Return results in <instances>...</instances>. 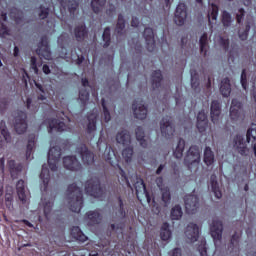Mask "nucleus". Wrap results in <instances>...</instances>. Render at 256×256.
I'll list each match as a JSON object with an SVG mask.
<instances>
[{
	"label": "nucleus",
	"mask_w": 256,
	"mask_h": 256,
	"mask_svg": "<svg viewBox=\"0 0 256 256\" xmlns=\"http://www.w3.org/2000/svg\"><path fill=\"white\" fill-rule=\"evenodd\" d=\"M102 39L104 41V47H109V43H111V29L105 28Z\"/></svg>",
	"instance_id": "50"
},
{
	"label": "nucleus",
	"mask_w": 256,
	"mask_h": 256,
	"mask_svg": "<svg viewBox=\"0 0 256 256\" xmlns=\"http://www.w3.org/2000/svg\"><path fill=\"white\" fill-rule=\"evenodd\" d=\"M200 51L201 53H203V55H207V45H208V39H207V34H203L201 37H200Z\"/></svg>",
	"instance_id": "47"
},
{
	"label": "nucleus",
	"mask_w": 256,
	"mask_h": 256,
	"mask_svg": "<svg viewBox=\"0 0 256 256\" xmlns=\"http://www.w3.org/2000/svg\"><path fill=\"white\" fill-rule=\"evenodd\" d=\"M60 5L63 9H68L70 13H75L79 4L75 0H60Z\"/></svg>",
	"instance_id": "31"
},
{
	"label": "nucleus",
	"mask_w": 256,
	"mask_h": 256,
	"mask_svg": "<svg viewBox=\"0 0 256 256\" xmlns=\"http://www.w3.org/2000/svg\"><path fill=\"white\" fill-rule=\"evenodd\" d=\"M67 197L70 211L79 213L81 207H83V193L81 192V188L77 184H71L68 186Z\"/></svg>",
	"instance_id": "1"
},
{
	"label": "nucleus",
	"mask_w": 256,
	"mask_h": 256,
	"mask_svg": "<svg viewBox=\"0 0 256 256\" xmlns=\"http://www.w3.org/2000/svg\"><path fill=\"white\" fill-rule=\"evenodd\" d=\"M42 125H46L48 127V133H54V131L61 133L63 131H69V127L65 125L64 122L57 119H46Z\"/></svg>",
	"instance_id": "6"
},
{
	"label": "nucleus",
	"mask_w": 256,
	"mask_h": 256,
	"mask_svg": "<svg viewBox=\"0 0 256 256\" xmlns=\"http://www.w3.org/2000/svg\"><path fill=\"white\" fill-rule=\"evenodd\" d=\"M210 235L213 238L215 247H221L223 239V223L218 219H214L210 225Z\"/></svg>",
	"instance_id": "4"
},
{
	"label": "nucleus",
	"mask_w": 256,
	"mask_h": 256,
	"mask_svg": "<svg viewBox=\"0 0 256 256\" xmlns=\"http://www.w3.org/2000/svg\"><path fill=\"white\" fill-rule=\"evenodd\" d=\"M162 79H163V76L161 75V71L157 70L153 72L152 74L153 89H158V87H161Z\"/></svg>",
	"instance_id": "42"
},
{
	"label": "nucleus",
	"mask_w": 256,
	"mask_h": 256,
	"mask_svg": "<svg viewBox=\"0 0 256 256\" xmlns=\"http://www.w3.org/2000/svg\"><path fill=\"white\" fill-rule=\"evenodd\" d=\"M5 203H6V207H8L9 209H13V195L12 194L5 195Z\"/></svg>",
	"instance_id": "58"
},
{
	"label": "nucleus",
	"mask_w": 256,
	"mask_h": 256,
	"mask_svg": "<svg viewBox=\"0 0 256 256\" xmlns=\"http://www.w3.org/2000/svg\"><path fill=\"white\" fill-rule=\"evenodd\" d=\"M160 131L163 137H166V139L173 137L175 133V126H173V122H171V117L167 116L161 120Z\"/></svg>",
	"instance_id": "9"
},
{
	"label": "nucleus",
	"mask_w": 256,
	"mask_h": 256,
	"mask_svg": "<svg viewBox=\"0 0 256 256\" xmlns=\"http://www.w3.org/2000/svg\"><path fill=\"white\" fill-rule=\"evenodd\" d=\"M221 21L224 27H231V23H233V17H231V14L224 10L221 15Z\"/></svg>",
	"instance_id": "46"
},
{
	"label": "nucleus",
	"mask_w": 256,
	"mask_h": 256,
	"mask_svg": "<svg viewBox=\"0 0 256 256\" xmlns=\"http://www.w3.org/2000/svg\"><path fill=\"white\" fill-rule=\"evenodd\" d=\"M210 185H211L212 192L215 195V198L221 199L222 194H221V190L219 189V182H217V176H215V175L211 176Z\"/></svg>",
	"instance_id": "32"
},
{
	"label": "nucleus",
	"mask_w": 256,
	"mask_h": 256,
	"mask_svg": "<svg viewBox=\"0 0 256 256\" xmlns=\"http://www.w3.org/2000/svg\"><path fill=\"white\" fill-rule=\"evenodd\" d=\"M40 179L42 180L44 191H47V186L49 185V179H51V175L49 174V169L45 165L42 166Z\"/></svg>",
	"instance_id": "36"
},
{
	"label": "nucleus",
	"mask_w": 256,
	"mask_h": 256,
	"mask_svg": "<svg viewBox=\"0 0 256 256\" xmlns=\"http://www.w3.org/2000/svg\"><path fill=\"white\" fill-rule=\"evenodd\" d=\"M74 34L77 41H83V39H85L87 36V28L85 27V24L77 26L74 30Z\"/></svg>",
	"instance_id": "37"
},
{
	"label": "nucleus",
	"mask_w": 256,
	"mask_h": 256,
	"mask_svg": "<svg viewBox=\"0 0 256 256\" xmlns=\"http://www.w3.org/2000/svg\"><path fill=\"white\" fill-rule=\"evenodd\" d=\"M102 107H103L104 121L106 123H109V121H111V114L109 113V110H107V106L105 105V99H102Z\"/></svg>",
	"instance_id": "55"
},
{
	"label": "nucleus",
	"mask_w": 256,
	"mask_h": 256,
	"mask_svg": "<svg viewBox=\"0 0 256 256\" xmlns=\"http://www.w3.org/2000/svg\"><path fill=\"white\" fill-rule=\"evenodd\" d=\"M204 163L208 167L210 165H213V163H215V153H213V150H211V147H206L204 149Z\"/></svg>",
	"instance_id": "33"
},
{
	"label": "nucleus",
	"mask_w": 256,
	"mask_h": 256,
	"mask_svg": "<svg viewBox=\"0 0 256 256\" xmlns=\"http://www.w3.org/2000/svg\"><path fill=\"white\" fill-rule=\"evenodd\" d=\"M123 29H125V18H123V15L118 16V22L116 25V32L118 34L123 33Z\"/></svg>",
	"instance_id": "51"
},
{
	"label": "nucleus",
	"mask_w": 256,
	"mask_h": 256,
	"mask_svg": "<svg viewBox=\"0 0 256 256\" xmlns=\"http://www.w3.org/2000/svg\"><path fill=\"white\" fill-rule=\"evenodd\" d=\"M199 163H201V150L199 146H191L184 158V165L190 171H197L199 169Z\"/></svg>",
	"instance_id": "2"
},
{
	"label": "nucleus",
	"mask_w": 256,
	"mask_h": 256,
	"mask_svg": "<svg viewBox=\"0 0 256 256\" xmlns=\"http://www.w3.org/2000/svg\"><path fill=\"white\" fill-rule=\"evenodd\" d=\"M220 93L223 95V97H229V95H231V82L229 78L222 80L220 85Z\"/></svg>",
	"instance_id": "34"
},
{
	"label": "nucleus",
	"mask_w": 256,
	"mask_h": 256,
	"mask_svg": "<svg viewBox=\"0 0 256 256\" xmlns=\"http://www.w3.org/2000/svg\"><path fill=\"white\" fill-rule=\"evenodd\" d=\"M31 69L37 75L39 73V68H37V58L31 57Z\"/></svg>",
	"instance_id": "60"
},
{
	"label": "nucleus",
	"mask_w": 256,
	"mask_h": 256,
	"mask_svg": "<svg viewBox=\"0 0 256 256\" xmlns=\"http://www.w3.org/2000/svg\"><path fill=\"white\" fill-rule=\"evenodd\" d=\"M11 17L15 20L17 25H20L21 21H23V17L21 16L19 11H17V16L14 15V12H11Z\"/></svg>",
	"instance_id": "62"
},
{
	"label": "nucleus",
	"mask_w": 256,
	"mask_h": 256,
	"mask_svg": "<svg viewBox=\"0 0 256 256\" xmlns=\"http://www.w3.org/2000/svg\"><path fill=\"white\" fill-rule=\"evenodd\" d=\"M8 167L13 179H16L17 175H19L20 172L23 171V165L16 164L14 160L8 161Z\"/></svg>",
	"instance_id": "28"
},
{
	"label": "nucleus",
	"mask_w": 256,
	"mask_h": 256,
	"mask_svg": "<svg viewBox=\"0 0 256 256\" xmlns=\"http://www.w3.org/2000/svg\"><path fill=\"white\" fill-rule=\"evenodd\" d=\"M42 203L44 207V215L46 219H49V217H51V211L53 209V199L48 201L46 199H42Z\"/></svg>",
	"instance_id": "44"
},
{
	"label": "nucleus",
	"mask_w": 256,
	"mask_h": 256,
	"mask_svg": "<svg viewBox=\"0 0 256 256\" xmlns=\"http://www.w3.org/2000/svg\"><path fill=\"white\" fill-rule=\"evenodd\" d=\"M63 165L68 171H79L81 170V163L75 156H66L63 158Z\"/></svg>",
	"instance_id": "17"
},
{
	"label": "nucleus",
	"mask_w": 256,
	"mask_h": 256,
	"mask_svg": "<svg viewBox=\"0 0 256 256\" xmlns=\"http://www.w3.org/2000/svg\"><path fill=\"white\" fill-rule=\"evenodd\" d=\"M1 129V135H3L6 143H11V135L9 134V131L7 130V127H5V122L2 121L0 124Z\"/></svg>",
	"instance_id": "49"
},
{
	"label": "nucleus",
	"mask_w": 256,
	"mask_h": 256,
	"mask_svg": "<svg viewBox=\"0 0 256 256\" xmlns=\"http://www.w3.org/2000/svg\"><path fill=\"white\" fill-rule=\"evenodd\" d=\"M136 139L140 143L141 147H147L149 145L147 139L145 138V131H143L142 127H138L136 129Z\"/></svg>",
	"instance_id": "38"
},
{
	"label": "nucleus",
	"mask_w": 256,
	"mask_h": 256,
	"mask_svg": "<svg viewBox=\"0 0 256 256\" xmlns=\"http://www.w3.org/2000/svg\"><path fill=\"white\" fill-rule=\"evenodd\" d=\"M211 119L214 125H217L221 119V104L217 100L212 101L211 104Z\"/></svg>",
	"instance_id": "21"
},
{
	"label": "nucleus",
	"mask_w": 256,
	"mask_h": 256,
	"mask_svg": "<svg viewBox=\"0 0 256 256\" xmlns=\"http://www.w3.org/2000/svg\"><path fill=\"white\" fill-rule=\"evenodd\" d=\"M174 21L176 25H185V21H187V6L184 3H180L176 7Z\"/></svg>",
	"instance_id": "14"
},
{
	"label": "nucleus",
	"mask_w": 256,
	"mask_h": 256,
	"mask_svg": "<svg viewBox=\"0 0 256 256\" xmlns=\"http://www.w3.org/2000/svg\"><path fill=\"white\" fill-rule=\"evenodd\" d=\"M76 153L82 159L84 165H93L95 156L87 149L85 144H80L76 147Z\"/></svg>",
	"instance_id": "7"
},
{
	"label": "nucleus",
	"mask_w": 256,
	"mask_h": 256,
	"mask_svg": "<svg viewBox=\"0 0 256 256\" xmlns=\"http://www.w3.org/2000/svg\"><path fill=\"white\" fill-rule=\"evenodd\" d=\"M196 127L199 133H205V131H207V114L205 113V110L198 113Z\"/></svg>",
	"instance_id": "22"
},
{
	"label": "nucleus",
	"mask_w": 256,
	"mask_h": 256,
	"mask_svg": "<svg viewBox=\"0 0 256 256\" xmlns=\"http://www.w3.org/2000/svg\"><path fill=\"white\" fill-rule=\"evenodd\" d=\"M230 118L232 119V121H239V119H243L241 102H239L237 99L232 100V104L230 107Z\"/></svg>",
	"instance_id": "16"
},
{
	"label": "nucleus",
	"mask_w": 256,
	"mask_h": 256,
	"mask_svg": "<svg viewBox=\"0 0 256 256\" xmlns=\"http://www.w3.org/2000/svg\"><path fill=\"white\" fill-rule=\"evenodd\" d=\"M122 157L125 159L126 163H131L133 159V149L128 147L122 151Z\"/></svg>",
	"instance_id": "48"
},
{
	"label": "nucleus",
	"mask_w": 256,
	"mask_h": 256,
	"mask_svg": "<svg viewBox=\"0 0 256 256\" xmlns=\"http://www.w3.org/2000/svg\"><path fill=\"white\" fill-rule=\"evenodd\" d=\"M104 159L107 161V163H110L112 167H115V161H117V157L115 156V152L113 151V148L106 146L105 152H104Z\"/></svg>",
	"instance_id": "30"
},
{
	"label": "nucleus",
	"mask_w": 256,
	"mask_h": 256,
	"mask_svg": "<svg viewBox=\"0 0 256 256\" xmlns=\"http://www.w3.org/2000/svg\"><path fill=\"white\" fill-rule=\"evenodd\" d=\"M229 249L235 253V255H239V234L232 236Z\"/></svg>",
	"instance_id": "40"
},
{
	"label": "nucleus",
	"mask_w": 256,
	"mask_h": 256,
	"mask_svg": "<svg viewBox=\"0 0 256 256\" xmlns=\"http://www.w3.org/2000/svg\"><path fill=\"white\" fill-rule=\"evenodd\" d=\"M183 151H185V140L180 138L173 149V157L175 159H181L183 157Z\"/></svg>",
	"instance_id": "26"
},
{
	"label": "nucleus",
	"mask_w": 256,
	"mask_h": 256,
	"mask_svg": "<svg viewBox=\"0 0 256 256\" xmlns=\"http://www.w3.org/2000/svg\"><path fill=\"white\" fill-rule=\"evenodd\" d=\"M243 17H245V10L243 8H241V9H239V11L236 15L237 23H241V21H243Z\"/></svg>",
	"instance_id": "61"
},
{
	"label": "nucleus",
	"mask_w": 256,
	"mask_h": 256,
	"mask_svg": "<svg viewBox=\"0 0 256 256\" xmlns=\"http://www.w3.org/2000/svg\"><path fill=\"white\" fill-rule=\"evenodd\" d=\"M79 101L81 105H87V102L89 101V92L87 90H80Z\"/></svg>",
	"instance_id": "52"
},
{
	"label": "nucleus",
	"mask_w": 256,
	"mask_h": 256,
	"mask_svg": "<svg viewBox=\"0 0 256 256\" xmlns=\"http://www.w3.org/2000/svg\"><path fill=\"white\" fill-rule=\"evenodd\" d=\"M116 141L120 145H124V147H127L128 145H131V134L127 130H122L117 133Z\"/></svg>",
	"instance_id": "23"
},
{
	"label": "nucleus",
	"mask_w": 256,
	"mask_h": 256,
	"mask_svg": "<svg viewBox=\"0 0 256 256\" xmlns=\"http://www.w3.org/2000/svg\"><path fill=\"white\" fill-rule=\"evenodd\" d=\"M181 217H183V209L179 205L174 206L171 210V219L179 221Z\"/></svg>",
	"instance_id": "45"
},
{
	"label": "nucleus",
	"mask_w": 256,
	"mask_h": 256,
	"mask_svg": "<svg viewBox=\"0 0 256 256\" xmlns=\"http://www.w3.org/2000/svg\"><path fill=\"white\" fill-rule=\"evenodd\" d=\"M132 109L136 119L143 120L147 118V107L143 103V100H135Z\"/></svg>",
	"instance_id": "13"
},
{
	"label": "nucleus",
	"mask_w": 256,
	"mask_h": 256,
	"mask_svg": "<svg viewBox=\"0 0 256 256\" xmlns=\"http://www.w3.org/2000/svg\"><path fill=\"white\" fill-rule=\"evenodd\" d=\"M162 191V201L165 203V205H169L171 202V193L169 192V188H164Z\"/></svg>",
	"instance_id": "54"
},
{
	"label": "nucleus",
	"mask_w": 256,
	"mask_h": 256,
	"mask_svg": "<svg viewBox=\"0 0 256 256\" xmlns=\"http://www.w3.org/2000/svg\"><path fill=\"white\" fill-rule=\"evenodd\" d=\"M134 187L136 189V195L138 199H141V197H145L148 203H151V198L149 197V193L147 192V188L145 187V182L140 179L135 183Z\"/></svg>",
	"instance_id": "20"
},
{
	"label": "nucleus",
	"mask_w": 256,
	"mask_h": 256,
	"mask_svg": "<svg viewBox=\"0 0 256 256\" xmlns=\"http://www.w3.org/2000/svg\"><path fill=\"white\" fill-rule=\"evenodd\" d=\"M48 15H49V8H45L41 6L39 10V19H47Z\"/></svg>",
	"instance_id": "57"
},
{
	"label": "nucleus",
	"mask_w": 256,
	"mask_h": 256,
	"mask_svg": "<svg viewBox=\"0 0 256 256\" xmlns=\"http://www.w3.org/2000/svg\"><path fill=\"white\" fill-rule=\"evenodd\" d=\"M97 110H93V113L88 116V126L87 131L88 133H93L97 129Z\"/></svg>",
	"instance_id": "27"
},
{
	"label": "nucleus",
	"mask_w": 256,
	"mask_h": 256,
	"mask_svg": "<svg viewBox=\"0 0 256 256\" xmlns=\"http://www.w3.org/2000/svg\"><path fill=\"white\" fill-rule=\"evenodd\" d=\"M251 25H253V17L249 16L246 22L245 30H239L238 35L241 41H246L249 31H251Z\"/></svg>",
	"instance_id": "35"
},
{
	"label": "nucleus",
	"mask_w": 256,
	"mask_h": 256,
	"mask_svg": "<svg viewBox=\"0 0 256 256\" xmlns=\"http://www.w3.org/2000/svg\"><path fill=\"white\" fill-rule=\"evenodd\" d=\"M184 203L187 213L193 214L199 209V198L195 195H186Z\"/></svg>",
	"instance_id": "15"
},
{
	"label": "nucleus",
	"mask_w": 256,
	"mask_h": 256,
	"mask_svg": "<svg viewBox=\"0 0 256 256\" xmlns=\"http://www.w3.org/2000/svg\"><path fill=\"white\" fill-rule=\"evenodd\" d=\"M36 52L41 59L51 60V50L49 49V39L47 36L42 37Z\"/></svg>",
	"instance_id": "11"
},
{
	"label": "nucleus",
	"mask_w": 256,
	"mask_h": 256,
	"mask_svg": "<svg viewBox=\"0 0 256 256\" xmlns=\"http://www.w3.org/2000/svg\"><path fill=\"white\" fill-rule=\"evenodd\" d=\"M86 221L88 225H97L101 223V214L97 211H90L86 214Z\"/></svg>",
	"instance_id": "25"
},
{
	"label": "nucleus",
	"mask_w": 256,
	"mask_h": 256,
	"mask_svg": "<svg viewBox=\"0 0 256 256\" xmlns=\"http://www.w3.org/2000/svg\"><path fill=\"white\" fill-rule=\"evenodd\" d=\"M218 41H219V44L222 45L225 50L228 49V47H229V39L223 38V37H219Z\"/></svg>",
	"instance_id": "59"
},
{
	"label": "nucleus",
	"mask_w": 256,
	"mask_h": 256,
	"mask_svg": "<svg viewBox=\"0 0 256 256\" xmlns=\"http://www.w3.org/2000/svg\"><path fill=\"white\" fill-rule=\"evenodd\" d=\"M59 159H61V148L52 147L48 152V165L51 171H57V165H59Z\"/></svg>",
	"instance_id": "8"
},
{
	"label": "nucleus",
	"mask_w": 256,
	"mask_h": 256,
	"mask_svg": "<svg viewBox=\"0 0 256 256\" xmlns=\"http://www.w3.org/2000/svg\"><path fill=\"white\" fill-rule=\"evenodd\" d=\"M85 191L87 195L95 197V199L103 200V197H105V190L101 187V182H99V178L97 177L86 182Z\"/></svg>",
	"instance_id": "3"
},
{
	"label": "nucleus",
	"mask_w": 256,
	"mask_h": 256,
	"mask_svg": "<svg viewBox=\"0 0 256 256\" xmlns=\"http://www.w3.org/2000/svg\"><path fill=\"white\" fill-rule=\"evenodd\" d=\"M160 237L162 241H169L171 239V230H169V223L165 222L162 225Z\"/></svg>",
	"instance_id": "41"
},
{
	"label": "nucleus",
	"mask_w": 256,
	"mask_h": 256,
	"mask_svg": "<svg viewBox=\"0 0 256 256\" xmlns=\"http://www.w3.org/2000/svg\"><path fill=\"white\" fill-rule=\"evenodd\" d=\"M170 256H181V249L175 248L169 253Z\"/></svg>",
	"instance_id": "64"
},
{
	"label": "nucleus",
	"mask_w": 256,
	"mask_h": 256,
	"mask_svg": "<svg viewBox=\"0 0 256 256\" xmlns=\"http://www.w3.org/2000/svg\"><path fill=\"white\" fill-rule=\"evenodd\" d=\"M144 39L146 41L147 50L151 52L155 51V35L153 34V29L145 28Z\"/></svg>",
	"instance_id": "19"
},
{
	"label": "nucleus",
	"mask_w": 256,
	"mask_h": 256,
	"mask_svg": "<svg viewBox=\"0 0 256 256\" xmlns=\"http://www.w3.org/2000/svg\"><path fill=\"white\" fill-rule=\"evenodd\" d=\"M33 149H35V140H29L26 150V159L31 160V155L33 153Z\"/></svg>",
	"instance_id": "53"
},
{
	"label": "nucleus",
	"mask_w": 256,
	"mask_h": 256,
	"mask_svg": "<svg viewBox=\"0 0 256 256\" xmlns=\"http://www.w3.org/2000/svg\"><path fill=\"white\" fill-rule=\"evenodd\" d=\"M16 191L18 199L21 201L22 205H29V199H31V194L29 190L25 189V181L19 180L16 184Z\"/></svg>",
	"instance_id": "10"
},
{
	"label": "nucleus",
	"mask_w": 256,
	"mask_h": 256,
	"mask_svg": "<svg viewBox=\"0 0 256 256\" xmlns=\"http://www.w3.org/2000/svg\"><path fill=\"white\" fill-rule=\"evenodd\" d=\"M107 0H92L91 7L94 13H101Z\"/></svg>",
	"instance_id": "43"
},
{
	"label": "nucleus",
	"mask_w": 256,
	"mask_h": 256,
	"mask_svg": "<svg viewBox=\"0 0 256 256\" xmlns=\"http://www.w3.org/2000/svg\"><path fill=\"white\" fill-rule=\"evenodd\" d=\"M116 219H125L127 212H125V206L121 198L118 199V207L115 209Z\"/></svg>",
	"instance_id": "39"
},
{
	"label": "nucleus",
	"mask_w": 256,
	"mask_h": 256,
	"mask_svg": "<svg viewBox=\"0 0 256 256\" xmlns=\"http://www.w3.org/2000/svg\"><path fill=\"white\" fill-rule=\"evenodd\" d=\"M232 145L236 151L242 156H247L249 154V149L247 148V143L243 135L238 134L233 138Z\"/></svg>",
	"instance_id": "12"
},
{
	"label": "nucleus",
	"mask_w": 256,
	"mask_h": 256,
	"mask_svg": "<svg viewBox=\"0 0 256 256\" xmlns=\"http://www.w3.org/2000/svg\"><path fill=\"white\" fill-rule=\"evenodd\" d=\"M219 15V7L215 4H211L208 9V21L210 25L217 23V17Z\"/></svg>",
	"instance_id": "24"
},
{
	"label": "nucleus",
	"mask_w": 256,
	"mask_h": 256,
	"mask_svg": "<svg viewBox=\"0 0 256 256\" xmlns=\"http://www.w3.org/2000/svg\"><path fill=\"white\" fill-rule=\"evenodd\" d=\"M246 137H247V143H251V141H255L256 129L255 128L248 129Z\"/></svg>",
	"instance_id": "56"
},
{
	"label": "nucleus",
	"mask_w": 256,
	"mask_h": 256,
	"mask_svg": "<svg viewBox=\"0 0 256 256\" xmlns=\"http://www.w3.org/2000/svg\"><path fill=\"white\" fill-rule=\"evenodd\" d=\"M185 236L190 243H195L199 239V226L194 223H190L185 231Z\"/></svg>",
	"instance_id": "18"
},
{
	"label": "nucleus",
	"mask_w": 256,
	"mask_h": 256,
	"mask_svg": "<svg viewBox=\"0 0 256 256\" xmlns=\"http://www.w3.org/2000/svg\"><path fill=\"white\" fill-rule=\"evenodd\" d=\"M71 235L74 239L77 241H80L81 243H85L87 241V238L85 234H83V231H81V228L79 226H74L71 229Z\"/></svg>",
	"instance_id": "29"
},
{
	"label": "nucleus",
	"mask_w": 256,
	"mask_h": 256,
	"mask_svg": "<svg viewBox=\"0 0 256 256\" xmlns=\"http://www.w3.org/2000/svg\"><path fill=\"white\" fill-rule=\"evenodd\" d=\"M191 85L192 89H197L199 87V78H197V76H193V74L191 78Z\"/></svg>",
	"instance_id": "63"
},
{
	"label": "nucleus",
	"mask_w": 256,
	"mask_h": 256,
	"mask_svg": "<svg viewBox=\"0 0 256 256\" xmlns=\"http://www.w3.org/2000/svg\"><path fill=\"white\" fill-rule=\"evenodd\" d=\"M14 127L16 133L21 135L27 131V114L23 111L16 112L14 116Z\"/></svg>",
	"instance_id": "5"
}]
</instances>
